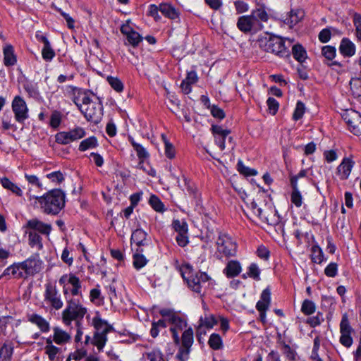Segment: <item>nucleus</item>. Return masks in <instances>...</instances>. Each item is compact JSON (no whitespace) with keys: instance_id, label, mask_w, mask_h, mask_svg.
Listing matches in <instances>:
<instances>
[{"instance_id":"31","label":"nucleus","mask_w":361,"mask_h":361,"mask_svg":"<svg viewBox=\"0 0 361 361\" xmlns=\"http://www.w3.org/2000/svg\"><path fill=\"white\" fill-rule=\"evenodd\" d=\"M128 140L136 152L137 156L139 160H140V164H142L145 159L149 157V154L142 145L136 142L132 136L128 135Z\"/></svg>"},{"instance_id":"16","label":"nucleus","mask_w":361,"mask_h":361,"mask_svg":"<svg viewBox=\"0 0 361 361\" xmlns=\"http://www.w3.org/2000/svg\"><path fill=\"white\" fill-rule=\"evenodd\" d=\"M120 30L121 32L126 37L128 44L133 47H137L143 39V37L137 32L134 30L128 23L123 24Z\"/></svg>"},{"instance_id":"26","label":"nucleus","mask_w":361,"mask_h":361,"mask_svg":"<svg viewBox=\"0 0 361 361\" xmlns=\"http://www.w3.org/2000/svg\"><path fill=\"white\" fill-rule=\"evenodd\" d=\"M338 49L344 57H352L355 54L356 47L350 39L344 37L341 41Z\"/></svg>"},{"instance_id":"28","label":"nucleus","mask_w":361,"mask_h":361,"mask_svg":"<svg viewBox=\"0 0 361 361\" xmlns=\"http://www.w3.org/2000/svg\"><path fill=\"white\" fill-rule=\"evenodd\" d=\"M354 166V161L349 158H344L341 163L337 167L338 173L341 179L345 180L348 178L352 169Z\"/></svg>"},{"instance_id":"8","label":"nucleus","mask_w":361,"mask_h":361,"mask_svg":"<svg viewBox=\"0 0 361 361\" xmlns=\"http://www.w3.org/2000/svg\"><path fill=\"white\" fill-rule=\"evenodd\" d=\"M43 297V302L50 311H58L63 307L61 295L56 286L51 283H47L44 285Z\"/></svg>"},{"instance_id":"33","label":"nucleus","mask_w":361,"mask_h":361,"mask_svg":"<svg viewBox=\"0 0 361 361\" xmlns=\"http://www.w3.org/2000/svg\"><path fill=\"white\" fill-rule=\"evenodd\" d=\"M247 272L242 275V278L243 279H246L247 278H250L256 281H259L261 280L260 274L261 269H259L257 264L252 262L251 263L247 269Z\"/></svg>"},{"instance_id":"59","label":"nucleus","mask_w":361,"mask_h":361,"mask_svg":"<svg viewBox=\"0 0 361 361\" xmlns=\"http://www.w3.org/2000/svg\"><path fill=\"white\" fill-rule=\"evenodd\" d=\"M46 177L49 178L52 183L56 184H60L64 180V176L60 171H56L48 173Z\"/></svg>"},{"instance_id":"3","label":"nucleus","mask_w":361,"mask_h":361,"mask_svg":"<svg viewBox=\"0 0 361 361\" xmlns=\"http://www.w3.org/2000/svg\"><path fill=\"white\" fill-rule=\"evenodd\" d=\"M29 200L34 207H39L42 213L56 216L65 207L66 194L61 189H52L42 196H35L27 193Z\"/></svg>"},{"instance_id":"23","label":"nucleus","mask_w":361,"mask_h":361,"mask_svg":"<svg viewBox=\"0 0 361 361\" xmlns=\"http://www.w3.org/2000/svg\"><path fill=\"white\" fill-rule=\"evenodd\" d=\"M44 353L47 355L50 361H55L60 358V355L63 353L61 347L56 346L51 342L50 338H45V346L44 348Z\"/></svg>"},{"instance_id":"18","label":"nucleus","mask_w":361,"mask_h":361,"mask_svg":"<svg viewBox=\"0 0 361 361\" xmlns=\"http://www.w3.org/2000/svg\"><path fill=\"white\" fill-rule=\"evenodd\" d=\"M52 330L53 334L47 338H50L52 343L63 345L70 342L71 336L67 331L59 326L54 327Z\"/></svg>"},{"instance_id":"50","label":"nucleus","mask_w":361,"mask_h":361,"mask_svg":"<svg viewBox=\"0 0 361 361\" xmlns=\"http://www.w3.org/2000/svg\"><path fill=\"white\" fill-rule=\"evenodd\" d=\"M13 348L4 343L0 349V361H9L13 355Z\"/></svg>"},{"instance_id":"42","label":"nucleus","mask_w":361,"mask_h":361,"mask_svg":"<svg viewBox=\"0 0 361 361\" xmlns=\"http://www.w3.org/2000/svg\"><path fill=\"white\" fill-rule=\"evenodd\" d=\"M89 297L90 300L96 305H100L104 302V297L102 295L99 285H97L96 288L90 290Z\"/></svg>"},{"instance_id":"20","label":"nucleus","mask_w":361,"mask_h":361,"mask_svg":"<svg viewBox=\"0 0 361 361\" xmlns=\"http://www.w3.org/2000/svg\"><path fill=\"white\" fill-rule=\"evenodd\" d=\"M27 320L36 325L42 333H47L50 331L49 322L40 314L37 313H28L26 315Z\"/></svg>"},{"instance_id":"49","label":"nucleus","mask_w":361,"mask_h":361,"mask_svg":"<svg viewBox=\"0 0 361 361\" xmlns=\"http://www.w3.org/2000/svg\"><path fill=\"white\" fill-rule=\"evenodd\" d=\"M150 206L157 212H164L166 209L161 200L155 195H152L149 200Z\"/></svg>"},{"instance_id":"37","label":"nucleus","mask_w":361,"mask_h":361,"mask_svg":"<svg viewBox=\"0 0 361 361\" xmlns=\"http://www.w3.org/2000/svg\"><path fill=\"white\" fill-rule=\"evenodd\" d=\"M292 54L293 58L300 63H303L307 57L306 49L300 44L293 46Z\"/></svg>"},{"instance_id":"56","label":"nucleus","mask_w":361,"mask_h":361,"mask_svg":"<svg viewBox=\"0 0 361 361\" xmlns=\"http://www.w3.org/2000/svg\"><path fill=\"white\" fill-rule=\"evenodd\" d=\"M305 112V104L301 101H298L295 109L293 114V119L294 121H298L302 118Z\"/></svg>"},{"instance_id":"61","label":"nucleus","mask_w":361,"mask_h":361,"mask_svg":"<svg viewBox=\"0 0 361 361\" xmlns=\"http://www.w3.org/2000/svg\"><path fill=\"white\" fill-rule=\"evenodd\" d=\"M338 274V264L336 262L329 263L324 269V274L331 278L335 277Z\"/></svg>"},{"instance_id":"21","label":"nucleus","mask_w":361,"mask_h":361,"mask_svg":"<svg viewBox=\"0 0 361 361\" xmlns=\"http://www.w3.org/2000/svg\"><path fill=\"white\" fill-rule=\"evenodd\" d=\"M26 228H30L31 231H38L41 234L49 235L51 231V224H45L37 219H32L27 221Z\"/></svg>"},{"instance_id":"32","label":"nucleus","mask_w":361,"mask_h":361,"mask_svg":"<svg viewBox=\"0 0 361 361\" xmlns=\"http://www.w3.org/2000/svg\"><path fill=\"white\" fill-rule=\"evenodd\" d=\"M250 15L253 16L254 20L255 21L256 25L259 27V29H262L263 26L259 23V20L261 22H267L269 18V14L264 6H260L259 7L254 9Z\"/></svg>"},{"instance_id":"55","label":"nucleus","mask_w":361,"mask_h":361,"mask_svg":"<svg viewBox=\"0 0 361 361\" xmlns=\"http://www.w3.org/2000/svg\"><path fill=\"white\" fill-rule=\"evenodd\" d=\"M107 81L111 87L117 92H121L123 90L124 85L122 81L116 77L109 76Z\"/></svg>"},{"instance_id":"27","label":"nucleus","mask_w":361,"mask_h":361,"mask_svg":"<svg viewBox=\"0 0 361 361\" xmlns=\"http://www.w3.org/2000/svg\"><path fill=\"white\" fill-rule=\"evenodd\" d=\"M147 233L144 230L137 228L131 235L130 244H135L137 247L136 248H143L147 244Z\"/></svg>"},{"instance_id":"51","label":"nucleus","mask_w":361,"mask_h":361,"mask_svg":"<svg viewBox=\"0 0 361 361\" xmlns=\"http://www.w3.org/2000/svg\"><path fill=\"white\" fill-rule=\"evenodd\" d=\"M209 347L213 350H219L222 347V339L218 334H212L208 341Z\"/></svg>"},{"instance_id":"14","label":"nucleus","mask_w":361,"mask_h":361,"mask_svg":"<svg viewBox=\"0 0 361 361\" xmlns=\"http://www.w3.org/2000/svg\"><path fill=\"white\" fill-rule=\"evenodd\" d=\"M271 304V290L268 286L261 293L260 299L256 304V309L259 312V318L262 322H266V312Z\"/></svg>"},{"instance_id":"48","label":"nucleus","mask_w":361,"mask_h":361,"mask_svg":"<svg viewBox=\"0 0 361 361\" xmlns=\"http://www.w3.org/2000/svg\"><path fill=\"white\" fill-rule=\"evenodd\" d=\"M172 226L178 234H188V226L185 221L175 219L172 222Z\"/></svg>"},{"instance_id":"19","label":"nucleus","mask_w":361,"mask_h":361,"mask_svg":"<svg viewBox=\"0 0 361 361\" xmlns=\"http://www.w3.org/2000/svg\"><path fill=\"white\" fill-rule=\"evenodd\" d=\"M237 27L244 33L251 32L252 31H256V23L254 20L253 16L246 15L242 16L238 18Z\"/></svg>"},{"instance_id":"1","label":"nucleus","mask_w":361,"mask_h":361,"mask_svg":"<svg viewBox=\"0 0 361 361\" xmlns=\"http://www.w3.org/2000/svg\"><path fill=\"white\" fill-rule=\"evenodd\" d=\"M73 102L88 122L99 123L103 116V104L99 98L94 101V94L89 90L72 87Z\"/></svg>"},{"instance_id":"2","label":"nucleus","mask_w":361,"mask_h":361,"mask_svg":"<svg viewBox=\"0 0 361 361\" xmlns=\"http://www.w3.org/2000/svg\"><path fill=\"white\" fill-rule=\"evenodd\" d=\"M42 264L43 262L39 254H34L23 262H14L8 266L4 269L0 279H27L41 271Z\"/></svg>"},{"instance_id":"13","label":"nucleus","mask_w":361,"mask_h":361,"mask_svg":"<svg viewBox=\"0 0 361 361\" xmlns=\"http://www.w3.org/2000/svg\"><path fill=\"white\" fill-rule=\"evenodd\" d=\"M353 329L350 325L347 314H343L340 323V343L345 348H350L353 345L351 334Z\"/></svg>"},{"instance_id":"5","label":"nucleus","mask_w":361,"mask_h":361,"mask_svg":"<svg viewBox=\"0 0 361 361\" xmlns=\"http://www.w3.org/2000/svg\"><path fill=\"white\" fill-rule=\"evenodd\" d=\"M66 302V308L62 312V321L66 325H70L72 322L75 321L79 326L87 309L82 305V298H71L65 299Z\"/></svg>"},{"instance_id":"29","label":"nucleus","mask_w":361,"mask_h":361,"mask_svg":"<svg viewBox=\"0 0 361 361\" xmlns=\"http://www.w3.org/2000/svg\"><path fill=\"white\" fill-rule=\"evenodd\" d=\"M4 63L6 66H13L17 63V56L15 54L13 47L11 44H6L3 49Z\"/></svg>"},{"instance_id":"57","label":"nucleus","mask_w":361,"mask_h":361,"mask_svg":"<svg viewBox=\"0 0 361 361\" xmlns=\"http://www.w3.org/2000/svg\"><path fill=\"white\" fill-rule=\"evenodd\" d=\"M146 356L149 361H164V355L159 349H153L146 353Z\"/></svg>"},{"instance_id":"45","label":"nucleus","mask_w":361,"mask_h":361,"mask_svg":"<svg viewBox=\"0 0 361 361\" xmlns=\"http://www.w3.org/2000/svg\"><path fill=\"white\" fill-rule=\"evenodd\" d=\"M162 140L164 143V152L167 158L172 159L176 157V150L173 145L168 140L166 136L161 135Z\"/></svg>"},{"instance_id":"38","label":"nucleus","mask_w":361,"mask_h":361,"mask_svg":"<svg viewBox=\"0 0 361 361\" xmlns=\"http://www.w3.org/2000/svg\"><path fill=\"white\" fill-rule=\"evenodd\" d=\"M311 260L312 262L319 264L327 260L322 248L318 245H314L311 247Z\"/></svg>"},{"instance_id":"7","label":"nucleus","mask_w":361,"mask_h":361,"mask_svg":"<svg viewBox=\"0 0 361 361\" xmlns=\"http://www.w3.org/2000/svg\"><path fill=\"white\" fill-rule=\"evenodd\" d=\"M259 47L267 52H270L281 58L288 57L289 50L285 47L283 39L275 35H266L258 39Z\"/></svg>"},{"instance_id":"22","label":"nucleus","mask_w":361,"mask_h":361,"mask_svg":"<svg viewBox=\"0 0 361 361\" xmlns=\"http://www.w3.org/2000/svg\"><path fill=\"white\" fill-rule=\"evenodd\" d=\"M242 272V265L238 260L231 259L228 261L223 274L228 279H233L238 276Z\"/></svg>"},{"instance_id":"58","label":"nucleus","mask_w":361,"mask_h":361,"mask_svg":"<svg viewBox=\"0 0 361 361\" xmlns=\"http://www.w3.org/2000/svg\"><path fill=\"white\" fill-rule=\"evenodd\" d=\"M62 116L60 111H54L50 116L49 125L51 128L56 129L61 123Z\"/></svg>"},{"instance_id":"40","label":"nucleus","mask_w":361,"mask_h":361,"mask_svg":"<svg viewBox=\"0 0 361 361\" xmlns=\"http://www.w3.org/2000/svg\"><path fill=\"white\" fill-rule=\"evenodd\" d=\"M302 17V12L300 10H291L289 15L285 18L284 23L293 27L298 23Z\"/></svg>"},{"instance_id":"11","label":"nucleus","mask_w":361,"mask_h":361,"mask_svg":"<svg viewBox=\"0 0 361 361\" xmlns=\"http://www.w3.org/2000/svg\"><path fill=\"white\" fill-rule=\"evenodd\" d=\"M85 135V130L81 127H76L69 131H61L57 133L55 135V140L58 144L66 145L82 138Z\"/></svg>"},{"instance_id":"35","label":"nucleus","mask_w":361,"mask_h":361,"mask_svg":"<svg viewBox=\"0 0 361 361\" xmlns=\"http://www.w3.org/2000/svg\"><path fill=\"white\" fill-rule=\"evenodd\" d=\"M217 323L218 320L214 314L205 313L200 317L198 325L212 329Z\"/></svg>"},{"instance_id":"17","label":"nucleus","mask_w":361,"mask_h":361,"mask_svg":"<svg viewBox=\"0 0 361 361\" xmlns=\"http://www.w3.org/2000/svg\"><path fill=\"white\" fill-rule=\"evenodd\" d=\"M169 322L173 325V326L170 328V331L172 333L173 342L175 344L179 345L180 337L178 335V331L183 330L184 328H185L187 326V322L177 314L172 317Z\"/></svg>"},{"instance_id":"12","label":"nucleus","mask_w":361,"mask_h":361,"mask_svg":"<svg viewBox=\"0 0 361 361\" xmlns=\"http://www.w3.org/2000/svg\"><path fill=\"white\" fill-rule=\"evenodd\" d=\"M343 118L354 135H361V114L359 112L353 110L347 111L343 114Z\"/></svg>"},{"instance_id":"43","label":"nucleus","mask_w":361,"mask_h":361,"mask_svg":"<svg viewBox=\"0 0 361 361\" xmlns=\"http://www.w3.org/2000/svg\"><path fill=\"white\" fill-rule=\"evenodd\" d=\"M283 345V354L286 356V357L290 361H298L299 357L298 355L297 352L291 348V347L286 344L285 342H281Z\"/></svg>"},{"instance_id":"63","label":"nucleus","mask_w":361,"mask_h":361,"mask_svg":"<svg viewBox=\"0 0 361 361\" xmlns=\"http://www.w3.org/2000/svg\"><path fill=\"white\" fill-rule=\"evenodd\" d=\"M290 200L291 202L297 207H300L302 204V197L300 192L298 191H292L290 195Z\"/></svg>"},{"instance_id":"52","label":"nucleus","mask_w":361,"mask_h":361,"mask_svg":"<svg viewBox=\"0 0 361 361\" xmlns=\"http://www.w3.org/2000/svg\"><path fill=\"white\" fill-rule=\"evenodd\" d=\"M55 55V51L52 49L50 43L43 46L42 56L44 61L48 62L51 61L54 58Z\"/></svg>"},{"instance_id":"41","label":"nucleus","mask_w":361,"mask_h":361,"mask_svg":"<svg viewBox=\"0 0 361 361\" xmlns=\"http://www.w3.org/2000/svg\"><path fill=\"white\" fill-rule=\"evenodd\" d=\"M98 146V142L94 136L89 137L83 140L79 145L78 149L85 152L89 149H93Z\"/></svg>"},{"instance_id":"4","label":"nucleus","mask_w":361,"mask_h":361,"mask_svg":"<svg viewBox=\"0 0 361 361\" xmlns=\"http://www.w3.org/2000/svg\"><path fill=\"white\" fill-rule=\"evenodd\" d=\"M179 271L188 287L195 293H201L203 288L210 285L212 279L207 273L200 271L193 274L192 267L189 264L180 266Z\"/></svg>"},{"instance_id":"36","label":"nucleus","mask_w":361,"mask_h":361,"mask_svg":"<svg viewBox=\"0 0 361 361\" xmlns=\"http://www.w3.org/2000/svg\"><path fill=\"white\" fill-rule=\"evenodd\" d=\"M28 244L31 247H36L37 250L43 249L42 238L35 231H28Z\"/></svg>"},{"instance_id":"10","label":"nucleus","mask_w":361,"mask_h":361,"mask_svg":"<svg viewBox=\"0 0 361 361\" xmlns=\"http://www.w3.org/2000/svg\"><path fill=\"white\" fill-rule=\"evenodd\" d=\"M11 109L16 122L24 124L29 118V109L25 100L20 95L14 97L11 102Z\"/></svg>"},{"instance_id":"24","label":"nucleus","mask_w":361,"mask_h":361,"mask_svg":"<svg viewBox=\"0 0 361 361\" xmlns=\"http://www.w3.org/2000/svg\"><path fill=\"white\" fill-rule=\"evenodd\" d=\"M160 12L161 14L176 22L180 21V11L178 8H176L172 4L169 3H161L160 4Z\"/></svg>"},{"instance_id":"39","label":"nucleus","mask_w":361,"mask_h":361,"mask_svg":"<svg viewBox=\"0 0 361 361\" xmlns=\"http://www.w3.org/2000/svg\"><path fill=\"white\" fill-rule=\"evenodd\" d=\"M180 342L181 346L191 348L194 342V333L191 327H189L183 331L181 338H180Z\"/></svg>"},{"instance_id":"47","label":"nucleus","mask_w":361,"mask_h":361,"mask_svg":"<svg viewBox=\"0 0 361 361\" xmlns=\"http://www.w3.org/2000/svg\"><path fill=\"white\" fill-rule=\"evenodd\" d=\"M316 311V305L315 303L308 299H305L303 300L301 305V312L305 315H311L314 313Z\"/></svg>"},{"instance_id":"54","label":"nucleus","mask_w":361,"mask_h":361,"mask_svg":"<svg viewBox=\"0 0 361 361\" xmlns=\"http://www.w3.org/2000/svg\"><path fill=\"white\" fill-rule=\"evenodd\" d=\"M323 313L318 312L315 316L310 317L307 319L306 323L311 327H316L319 326L324 322Z\"/></svg>"},{"instance_id":"6","label":"nucleus","mask_w":361,"mask_h":361,"mask_svg":"<svg viewBox=\"0 0 361 361\" xmlns=\"http://www.w3.org/2000/svg\"><path fill=\"white\" fill-rule=\"evenodd\" d=\"M59 283L65 299L83 298L81 281L75 274H63L59 279Z\"/></svg>"},{"instance_id":"64","label":"nucleus","mask_w":361,"mask_h":361,"mask_svg":"<svg viewBox=\"0 0 361 361\" xmlns=\"http://www.w3.org/2000/svg\"><path fill=\"white\" fill-rule=\"evenodd\" d=\"M267 104L268 106L270 114L275 115L279 107V102L274 98L269 97L267 101Z\"/></svg>"},{"instance_id":"25","label":"nucleus","mask_w":361,"mask_h":361,"mask_svg":"<svg viewBox=\"0 0 361 361\" xmlns=\"http://www.w3.org/2000/svg\"><path fill=\"white\" fill-rule=\"evenodd\" d=\"M92 324L97 330V334H107L113 330L112 326L109 324L106 321L102 319L99 312H97L95 316L92 319Z\"/></svg>"},{"instance_id":"62","label":"nucleus","mask_w":361,"mask_h":361,"mask_svg":"<svg viewBox=\"0 0 361 361\" xmlns=\"http://www.w3.org/2000/svg\"><path fill=\"white\" fill-rule=\"evenodd\" d=\"M331 37V31L329 27L322 29L318 35V39L322 43H327Z\"/></svg>"},{"instance_id":"30","label":"nucleus","mask_w":361,"mask_h":361,"mask_svg":"<svg viewBox=\"0 0 361 361\" xmlns=\"http://www.w3.org/2000/svg\"><path fill=\"white\" fill-rule=\"evenodd\" d=\"M143 252V248H135V252L133 255V265L137 270L143 268L148 262V259Z\"/></svg>"},{"instance_id":"34","label":"nucleus","mask_w":361,"mask_h":361,"mask_svg":"<svg viewBox=\"0 0 361 361\" xmlns=\"http://www.w3.org/2000/svg\"><path fill=\"white\" fill-rule=\"evenodd\" d=\"M0 183L5 188L11 191L13 194L17 196L21 197L23 195V191L20 187L16 183L11 182L8 178L0 176Z\"/></svg>"},{"instance_id":"9","label":"nucleus","mask_w":361,"mask_h":361,"mask_svg":"<svg viewBox=\"0 0 361 361\" xmlns=\"http://www.w3.org/2000/svg\"><path fill=\"white\" fill-rule=\"evenodd\" d=\"M216 244L217 253L227 258L236 255L237 244L228 234L219 233Z\"/></svg>"},{"instance_id":"53","label":"nucleus","mask_w":361,"mask_h":361,"mask_svg":"<svg viewBox=\"0 0 361 361\" xmlns=\"http://www.w3.org/2000/svg\"><path fill=\"white\" fill-rule=\"evenodd\" d=\"M322 56L329 61H332L336 55V49L335 47L326 45L322 48Z\"/></svg>"},{"instance_id":"60","label":"nucleus","mask_w":361,"mask_h":361,"mask_svg":"<svg viewBox=\"0 0 361 361\" xmlns=\"http://www.w3.org/2000/svg\"><path fill=\"white\" fill-rule=\"evenodd\" d=\"M191 348L180 346L176 355V359L179 361H188Z\"/></svg>"},{"instance_id":"44","label":"nucleus","mask_w":361,"mask_h":361,"mask_svg":"<svg viewBox=\"0 0 361 361\" xmlns=\"http://www.w3.org/2000/svg\"><path fill=\"white\" fill-rule=\"evenodd\" d=\"M106 341L107 334L95 333L92 343L94 345L97 346L99 351H102L105 346Z\"/></svg>"},{"instance_id":"15","label":"nucleus","mask_w":361,"mask_h":361,"mask_svg":"<svg viewBox=\"0 0 361 361\" xmlns=\"http://www.w3.org/2000/svg\"><path fill=\"white\" fill-rule=\"evenodd\" d=\"M211 132L214 138L215 144L219 147L221 151H224L226 148V139L231 133V130L224 128L222 126L212 125Z\"/></svg>"},{"instance_id":"46","label":"nucleus","mask_w":361,"mask_h":361,"mask_svg":"<svg viewBox=\"0 0 361 361\" xmlns=\"http://www.w3.org/2000/svg\"><path fill=\"white\" fill-rule=\"evenodd\" d=\"M353 23L355 27L356 40L361 42V14L355 13L353 16Z\"/></svg>"}]
</instances>
